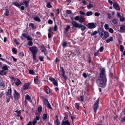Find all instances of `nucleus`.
<instances>
[{
    "instance_id": "obj_49",
    "label": "nucleus",
    "mask_w": 125,
    "mask_h": 125,
    "mask_svg": "<svg viewBox=\"0 0 125 125\" xmlns=\"http://www.w3.org/2000/svg\"><path fill=\"white\" fill-rule=\"evenodd\" d=\"M49 79L52 82L55 80V79L52 78V77H50L49 78Z\"/></svg>"
},
{
    "instance_id": "obj_27",
    "label": "nucleus",
    "mask_w": 125,
    "mask_h": 125,
    "mask_svg": "<svg viewBox=\"0 0 125 125\" xmlns=\"http://www.w3.org/2000/svg\"><path fill=\"white\" fill-rule=\"evenodd\" d=\"M93 4L90 3L87 6V7L88 9H90L91 8L93 7Z\"/></svg>"
},
{
    "instance_id": "obj_7",
    "label": "nucleus",
    "mask_w": 125,
    "mask_h": 125,
    "mask_svg": "<svg viewBox=\"0 0 125 125\" xmlns=\"http://www.w3.org/2000/svg\"><path fill=\"white\" fill-rule=\"evenodd\" d=\"M115 12L114 11L111 12V13L110 12H107V14L108 15V18L109 19H111L112 18H113V16L115 14Z\"/></svg>"
},
{
    "instance_id": "obj_16",
    "label": "nucleus",
    "mask_w": 125,
    "mask_h": 125,
    "mask_svg": "<svg viewBox=\"0 0 125 125\" xmlns=\"http://www.w3.org/2000/svg\"><path fill=\"white\" fill-rule=\"evenodd\" d=\"M120 31L121 33L125 32V26H122L120 27Z\"/></svg>"
},
{
    "instance_id": "obj_24",
    "label": "nucleus",
    "mask_w": 125,
    "mask_h": 125,
    "mask_svg": "<svg viewBox=\"0 0 125 125\" xmlns=\"http://www.w3.org/2000/svg\"><path fill=\"white\" fill-rule=\"evenodd\" d=\"M12 3L17 7H19L20 6V4L19 3L17 2H13Z\"/></svg>"
},
{
    "instance_id": "obj_36",
    "label": "nucleus",
    "mask_w": 125,
    "mask_h": 125,
    "mask_svg": "<svg viewBox=\"0 0 125 125\" xmlns=\"http://www.w3.org/2000/svg\"><path fill=\"white\" fill-rule=\"evenodd\" d=\"M38 110L39 113H41L42 111V107L41 106L39 107L38 108Z\"/></svg>"
},
{
    "instance_id": "obj_29",
    "label": "nucleus",
    "mask_w": 125,
    "mask_h": 125,
    "mask_svg": "<svg viewBox=\"0 0 125 125\" xmlns=\"http://www.w3.org/2000/svg\"><path fill=\"white\" fill-rule=\"evenodd\" d=\"M15 112L17 113V116H20V114L21 112V111L20 110L19 111H18V110H17L15 111Z\"/></svg>"
},
{
    "instance_id": "obj_45",
    "label": "nucleus",
    "mask_w": 125,
    "mask_h": 125,
    "mask_svg": "<svg viewBox=\"0 0 125 125\" xmlns=\"http://www.w3.org/2000/svg\"><path fill=\"white\" fill-rule=\"evenodd\" d=\"M80 17L79 16H77L74 18V19L75 21H79V20Z\"/></svg>"
},
{
    "instance_id": "obj_31",
    "label": "nucleus",
    "mask_w": 125,
    "mask_h": 125,
    "mask_svg": "<svg viewBox=\"0 0 125 125\" xmlns=\"http://www.w3.org/2000/svg\"><path fill=\"white\" fill-rule=\"evenodd\" d=\"M9 14V11L8 10H5V12L4 13V15L6 16H8Z\"/></svg>"
},
{
    "instance_id": "obj_33",
    "label": "nucleus",
    "mask_w": 125,
    "mask_h": 125,
    "mask_svg": "<svg viewBox=\"0 0 125 125\" xmlns=\"http://www.w3.org/2000/svg\"><path fill=\"white\" fill-rule=\"evenodd\" d=\"M120 51L121 52H122L123 51L124 49V47L123 45H121L120 46Z\"/></svg>"
},
{
    "instance_id": "obj_10",
    "label": "nucleus",
    "mask_w": 125,
    "mask_h": 125,
    "mask_svg": "<svg viewBox=\"0 0 125 125\" xmlns=\"http://www.w3.org/2000/svg\"><path fill=\"white\" fill-rule=\"evenodd\" d=\"M30 83H27L24 84L23 86V88L24 90L27 89L29 88Z\"/></svg>"
},
{
    "instance_id": "obj_38",
    "label": "nucleus",
    "mask_w": 125,
    "mask_h": 125,
    "mask_svg": "<svg viewBox=\"0 0 125 125\" xmlns=\"http://www.w3.org/2000/svg\"><path fill=\"white\" fill-rule=\"evenodd\" d=\"M70 28V25H68L67 26V27L65 29L66 31L67 32L68 31L69 29Z\"/></svg>"
},
{
    "instance_id": "obj_46",
    "label": "nucleus",
    "mask_w": 125,
    "mask_h": 125,
    "mask_svg": "<svg viewBox=\"0 0 125 125\" xmlns=\"http://www.w3.org/2000/svg\"><path fill=\"white\" fill-rule=\"evenodd\" d=\"M47 7L49 8H50L52 7V6L51 5L50 3L48 2L47 3Z\"/></svg>"
},
{
    "instance_id": "obj_57",
    "label": "nucleus",
    "mask_w": 125,
    "mask_h": 125,
    "mask_svg": "<svg viewBox=\"0 0 125 125\" xmlns=\"http://www.w3.org/2000/svg\"><path fill=\"white\" fill-rule=\"evenodd\" d=\"M22 36L23 37L26 38L28 35L25 33H23L22 34Z\"/></svg>"
},
{
    "instance_id": "obj_25",
    "label": "nucleus",
    "mask_w": 125,
    "mask_h": 125,
    "mask_svg": "<svg viewBox=\"0 0 125 125\" xmlns=\"http://www.w3.org/2000/svg\"><path fill=\"white\" fill-rule=\"evenodd\" d=\"M11 88H10V89L8 90V92H7L6 94V95H10V94H11Z\"/></svg>"
},
{
    "instance_id": "obj_60",
    "label": "nucleus",
    "mask_w": 125,
    "mask_h": 125,
    "mask_svg": "<svg viewBox=\"0 0 125 125\" xmlns=\"http://www.w3.org/2000/svg\"><path fill=\"white\" fill-rule=\"evenodd\" d=\"M14 41L17 45H18L19 44V42H18V41L16 39H15L14 40Z\"/></svg>"
},
{
    "instance_id": "obj_58",
    "label": "nucleus",
    "mask_w": 125,
    "mask_h": 125,
    "mask_svg": "<svg viewBox=\"0 0 125 125\" xmlns=\"http://www.w3.org/2000/svg\"><path fill=\"white\" fill-rule=\"evenodd\" d=\"M56 125H59L60 124V122L59 120L58 119V118H57V119L56 120Z\"/></svg>"
},
{
    "instance_id": "obj_63",
    "label": "nucleus",
    "mask_w": 125,
    "mask_h": 125,
    "mask_svg": "<svg viewBox=\"0 0 125 125\" xmlns=\"http://www.w3.org/2000/svg\"><path fill=\"white\" fill-rule=\"evenodd\" d=\"M57 29V25H55L54 27V30L55 31H56Z\"/></svg>"
},
{
    "instance_id": "obj_35",
    "label": "nucleus",
    "mask_w": 125,
    "mask_h": 125,
    "mask_svg": "<svg viewBox=\"0 0 125 125\" xmlns=\"http://www.w3.org/2000/svg\"><path fill=\"white\" fill-rule=\"evenodd\" d=\"M3 69L5 70V71L7 70L8 69V68L7 67V66L6 65H4L2 67Z\"/></svg>"
},
{
    "instance_id": "obj_11",
    "label": "nucleus",
    "mask_w": 125,
    "mask_h": 125,
    "mask_svg": "<svg viewBox=\"0 0 125 125\" xmlns=\"http://www.w3.org/2000/svg\"><path fill=\"white\" fill-rule=\"evenodd\" d=\"M113 7L117 10H120L119 5L117 3L115 2L114 3Z\"/></svg>"
},
{
    "instance_id": "obj_42",
    "label": "nucleus",
    "mask_w": 125,
    "mask_h": 125,
    "mask_svg": "<svg viewBox=\"0 0 125 125\" xmlns=\"http://www.w3.org/2000/svg\"><path fill=\"white\" fill-rule=\"evenodd\" d=\"M109 31V32L111 33H113L114 32V30L113 29L111 28H109V29H108Z\"/></svg>"
},
{
    "instance_id": "obj_9",
    "label": "nucleus",
    "mask_w": 125,
    "mask_h": 125,
    "mask_svg": "<svg viewBox=\"0 0 125 125\" xmlns=\"http://www.w3.org/2000/svg\"><path fill=\"white\" fill-rule=\"evenodd\" d=\"M72 24L73 27L76 28H78L79 27V25L80 24L75 21H73L72 23Z\"/></svg>"
},
{
    "instance_id": "obj_43",
    "label": "nucleus",
    "mask_w": 125,
    "mask_h": 125,
    "mask_svg": "<svg viewBox=\"0 0 125 125\" xmlns=\"http://www.w3.org/2000/svg\"><path fill=\"white\" fill-rule=\"evenodd\" d=\"M99 50H98L97 52H95L94 54V56H98V55L99 54Z\"/></svg>"
},
{
    "instance_id": "obj_14",
    "label": "nucleus",
    "mask_w": 125,
    "mask_h": 125,
    "mask_svg": "<svg viewBox=\"0 0 125 125\" xmlns=\"http://www.w3.org/2000/svg\"><path fill=\"white\" fill-rule=\"evenodd\" d=\"M61 125H71L70 123L68 120L63 121Z\"/></svg>"
},
{
    "instance_id": "obj_8",
    "label": "nucleus",
    "mask_w": 125,
    "mask_h": 125,
    "mask_svg": "<svg viewBox=\"0 0 125 125\" xmlns=\"http://www.w3.org/2000/svg\"><path fill=\"white\" fill-rule=\"evenodd\" d=\"M96 25L93 22L90 23L88 24V27L89 28L93 29L95 28Z\"/></svg>"
},
{
    "instance_id": "obj_48",
    "label": "nucleus",
    "mask_w": 125,
    "mask_h": 125,
    "mask_svg": "<svg viewBox=\"0 0 125 125\" xmlns=\"http://www.w3.org/2000/svg\"><path fill=\"white\" fill-rule=\"evenodd\" d=\"M47 118V114H45L43 115V118L44 119H46Z\"/></svg>"
},
{
    "instance_id": "obj_6",
    "label": "nucleus",
    "mask_w": 125,
    "mask_h": 125,
    "mask_svg": "<svg viewBox=\"0 0 125 125\" xmlns=\"http://www.w3.org/2000/svg\"><path fill=\"white\" fill-rule=\"evenodd\" d=\"M11 78V79L14 81L15 83L17 86L19 85L21 83V82L20 80L18 79H15L12 77Z\"/></svg>"
},
{
    "instance_id": "obj_5",
    "label": "nucleus",
    "mask_w": 125,
    "mask_h": 125,
    "mask_svg": "<svg viewBox=\"0 0 125 125\" xmlns=\"http://www.w3.org/2000/svg\"><path fill=\"white\" fill-rule=\"evenodd\" d=\"M99 101V99L96 100L95 103L94 105V111L95 113L96 112L97 109L98 107Z\"/></svg>"
},
{
    "instance_id": "obj_15",
    "label": "nucleus",
    "mask_w": 125,
    "mask_h": 125,
    "mask_svg": "<svg viewBox=\"0 0 125 125\" xmlns=\"http://www.w3.org/2000/svg\"><path fill=\"white\" fill-rule=\"evenodd\" d=\"M41 49L42 50V52H44V54L45 55H46V50L43 45L41 47Z\"/></svg>"
},
{
    "instance_id": "obj_4",
    "label": "nucleus",
    "mask_w": 125,
    "mask_h": 125,
    "mask_svg": "<svg viewBox=\"0 0 125 125\" xmlns=\"http://www.w3.org/2000/svg\"><path fill=\"white\" fill-rule=\"evenodd\" d=\"M30 50L32 52V54H36L38 51L37 47L35 46H33L29 48Z\"/></svg>"
},
{
    "instance_id": "obj_3",
    "label": "nucleus",
    "mask_w": 125,
    "mask_h": 125,
    "mask_svg": "<svg viewBox=\"0 0 125 125\" xmlns=\"http://www.w3.org/2000/svg\"><path fill=\"white\" fill-rule=\"evenodd\" d=\"M60 72L61 74L62 75L64 79L65 80L67 79V77L66 75L65 74V72L62 67H61L60 68Z\"/></svg>"
},
{
    "instance_id": "obj_19",
    "label": "nucleus",
    "mask_w": 125,
    "mask_h": 125,
    "mask_svg": "<svg viewBox=\"0 0 125 125\" xmlns=\"http://www.w3.org/2000/svg\"><path fill=\"white\" fill-rule=\"evenodd\" d=\"M113 40V37H110L109 39H107L106 41V42L107 43H108L110 42H112Z\"/></svg>"
},
{
    "instance_id": "obj_39",
    "label": "nucleus",
    "mask_w": 125,
    "mask_h": 125,
    "mask_svg": "<svg viewBox=\"0 0 125 125\" xmlns=\"http://www.w3.org/2000/svg\"><path fill=\"white\" fill-rule=\"evenodd\" d=\"M28 40L31 41L32 40V37H30L29 35H28L26 38Z\"/></svg>"
},
{
    "instance_id": "obj_28",
    "label": "nucleus",
    "mask_w": 125,
    "mask_h": 125,
    "mask_svg": "<svg viewBox=\"0 0 125 125\" xmlns=\"http://www.w3.org/2000/svg\"><path fill=\"white\" fill-rule=\"evenodd\" d=\"M34 19L35 21H38L39 22H40L41 21V20L40 18L39 17H35L34 18Z\"/></svg>"
},
{
    "instance_id": "obj_23",
    "label": "nucleus",
    "mask_w": 125,
    "mask_h": 125,
    "mask_svg": "<svg viewBox=\"0 0 125 125\" xmlns=\"http://www.w3.org/2000/svg\"><path fill=\"white\" fill-rule=\"evenodd\" d=\"M43 102L44 104L46 106H47L49 104L48 100L46 99H45L44 100Z\"/></svg>"
},
{
    "instance_id": "obj_41",
    "label": "nucleus",
    "mask_w": 125,
    "mask_h": 125,
    "mask_svg": "<svg viewBox=\"0 0 125 125\" xmlns=\"http://www.w3.org/2000/svg\"><path fill=\"white\" fill-rule=\"evenodd\" d=\"M29 73L30 74H32L34 75V73L33 71V70H30L29 71Z\"/></svg>"
},
{
    "instance_id": "obj_55",
    "label": "nucleus",
    "mask_w": 125,
    "mask_h": 125,
    "mask_svg": "<svg viewBox=\"0 0 125 125\" xmlns=\"http://www.w3.org/2000/svg\"><path fill=\"white\" fill-rule=\"evenodd\" d=\"M104 49V47L103 46L101 47L99 49V50L100 52H102L103 51Z\"/></svg>"
},
{
    "instance_id": "obj_40",
    "label": "nucleus",
    "mask_w": 125,
    "mask_h": 125,
    "mask_svg": "<svg viewBox=\"0 0 125 125\" xmlns=\"http://www.w3.org/2000/svg\"><path fill=\"white\" fill-rule=\"evenodd\" d=\"M39 59H40V60L41 61H43V59L44 58V57L43 56H40L39 57Z\"/></svg>"
},
{
    "instance_id": "obj_50",
    "label": "nucleus",
    "mask_w": 125,
    "mask_h": 125,
    "mask_svg": "<svg viewBox=\"0 0 125 125\" xmlns=\"http://www.w3.org/2000/svg\"><path fill=\"white\" fill-rule=\"evenodd\" d=\"M120 18V21L122 22L124 21L125 20V18L122 16L120 18Z\"/></svg>"
},
{
    "instance_id": "obj_13",
    "label": "nucleus",
    "mask_w": 125,
    "mask_h": 125,
    "mask_svg": "<svg viewBox=\"0 0 125 125\" xmlns=\"http://www.w3.org/2000/svg\"><path fill=\"white\" fill-rule=\"evenodd\" d=\"M40 117L39 116H36L35 118L34 119L33 121V125H35V124L37 123V120H39L40 119Z\"/></svg>"
},
{
    "instance_id": "obj_30",
    "label": "nucleus",
    "mask_w": 125,
    "mask_h": 125,
    "mask_svg": "<svg viewBox=\"0 0 125 125\" xmlns=\"http://www.w3.org/2000/svg\"><path fill=\"white\" fill-rule=\"evenodd\" d=\"M46 92L47 94H49L50 93V89L49 87H46Z\"/></svg>"
},
{
    "instance_id": "obj_20",
    "label": "nucleus",
    "mask_w": 125,
    "mask_h": 125,
    "mask_svg": "<svg viewBox=\"0 0 125 125\" xmlns=\"http://www.w3.org/2000/svg\"><path fill=\"white\" fill-rule=\"evenodd\" d=\"M79 21L81 23H82L85 21V18L82 17H80Z\"/></svg>"
},
{
    "instance_id": "obj_56",
    "label": "nucleus",
    "mask_w": 125,
    "mask_h": 125,
    "mask_svg": "<svg viewBox=\"0 0 125 125\" xmlns=\"http://www.w3.org/2000/svg\"><path fill=\"white\" fill-rule=\"evenodd\" d=\"M97 33V31H95L94 32H93L91 34L92 35H94L96 34Z\"/></svg>"
},
{
    "instance_id": "obj_17",
    "label": "nucleus",
    "mask_w": 125,
    "mask_h": 125,
    "mask_svg": "<svg viewBox=\"0 0 125 125\" xmlns=\"http://www.w3.org/2000/svg\"><path fill=\"white\" fill-rule=\"evenodd\" d=\"M79 27H78L79 28H81L82 31H84L86 28V27L83 25L80 24L79 25Z\"/></svg>"
},
{
    "instance_id": "obj_59",
    "label": "nucleus",
    "mask_w": 125,
    "mask_h": 125,
    "mask_svg": "<svg viewBox=\"0 0 125 125\" xmlns=\"http://www.w3.org/2000/svg\"><path fill=\"white\" fill-rule=\"evenodd\" d=\"M33 59L35 60H36V54H33Z\"/></svg>"
},
{
    "instance_id": "obj_18",
    "label": "nucleus",
    "mask_w": 125,
    "mask_h": 125,
    "mask_svg": "<svg viewBox=\"0 0 125 125\" xmlns=\"http://www.w3.org/2000/svg\"><path fill=\"white\" fill-rule=\"evenodd\" d=\"M6 71L5 70L2 69L1 70H0V74L3 75H6Z\"/></svg>"
},
{
    "instance_id": "obj_52",
    "label": "nucleus",
    "mask_w": 125,
    "mask_h": 125,
    "mask_svg": "<svg viewBox=\"0 0 125 125\" xmlns=\"http://www.w3.org/2000/svg\"><path fill=\"white\" fill-rule=\"evenodd\" d=\"M79 13L80 14L83 15H84L86 14V13L85 12H83L82 11H79Z\"/></svg>"
},
{
    "instance_id": "obj_1",
    "label": "nucleus",
    "mask_w": 125,
    "mask_h": 125,
    "mask_svg": "<svg viewBox=\"0 0 125 125\" xmlns=\"http://www.w3.org/2000/svg\"><path fill=\"white\" fill-rule=\"evenodd\" d=\"M105 69H102L100 74V76L97 80L98 85L100 87H102L105 86L106 82V79L105 74Z\"/></svg>"
},
{
    "instance_id": "obj_47",
    "label": "nucleus",
    "mask_w": 125,
    "mask_h": 125,
    "mask_svg": "<svg viewBox=\"0 0 125 125\" xmlns=\"http://www.w3.org/2000/svg\"><path fill=\"white\" fill-rule=\"evenodd\" d=\"M12 51L13 52V53L14 54H16L17 53V51L16 50L15 48H13L12 49Z\"/></svg>"
},
{
    "instance_id": "obj_26",
    "label": "nucleus",
    "mask_w": 125,
    "mask_h": 125,
    "mask_svg": "<svg viewBox=\"0 0 125 125\" xmlns=\"http://www.w3.org/2000/svg\"><path fill=\"white\" fill-rule=\"evenodd\" d=\"M93 14V12L92 11H89L87 12L86 13V15L87 16H90L92 15Z\"/></svg>"
},
{
    "instance_id": "obj_2",
    "label": "nucleus",
    "mask_w": 125,
    "mask_h": 125,
    "mask_svg": "<svg viewBox=\"0 0 125 125\" xmlns=\"http://www.w3.org/2000/svg\"><path fill=\"white\" fill-rule=\"evenodd\" d=\"M99 33L100 36L103 40H105L109 36V33L107 31H104L102 29L99 30Z\"/></svg>"
},
{
    "instance_id": "obj_21",
    "label": "nucleus",
    "mask_w": 125,
    "mask_h": 125,
    "mask_svg": "<svg viewBox=\"0 0 125 125\" xmlns=\"http://www.w3.org/2000/svg\"><path fill=\"white\" fill-rule=\"evenodd\" d=\"M118 20L116 19H113L112 22L115 25H116L118 23Z\"/></svg>"
},
{
    "instance_id": "obj_61",
    "label": "nucleus",
    "mask_w": 125,
    "mask_h": 125,
    "mask_svg": "<svg viewBox=\"0 0 125 125\" xmlns=\"http://www.w3.org/2000/svg\"><path fill=\"white\" fill-rule=\"evenodd\" d=\"M83 77L85 78H87V74L85 73H83Z\"/></svg>"
},
{
    "instance_id": "obj_62",
    "label": "nucleus",
    "mask_w": 125,
    "mask_h": 125,
    "mask_svg": "<svg viewBox=\"0 0 125 125\" xmlns=\"http://www.w3.org/2000/svg\"><path fill=\"white\" fill-rule=\"evenodd\" d=\"M34 82L36 84H37L38 82L39 81V79H34Z\"/></svg>"
},
{
    "instance_id": "obj_22",
    "label": "nucleus",
    "mask_w": 125,
    "mask_h": 125,
    "mask_svg": "<svg viewBox=\"0 0 125 125\" xmlns=\"http://www.w3.org/2000/svg\"><path fill=\"white\" fill-rule=\"evenodd\" d=\"M29 2V1H26L25 0H24L23 1V3L25 5V6L26 7H28L29 6V5L28 3Z\"/></svg>"
},
{
    "instance_id": "obj_64",
    "label": "nucleus",
    "mask_w": 125,
    "mask_h": 125,
    "mask_svg": "<svg viewBox=\"0 0 125 125\" xmlns=\"http://www.w3.org/2000/svg\"><path fill=\"white\" fill-rule=\"evenodd\" d=\"M67 45V43L66 42H64L62 44V45L64 47H65Z\"/></svg>"
},
{
    "instance_id": "obj_51",
    "label": "nucleus",
    "mask_w": 125,
    "mask_h": 125,
    "mask_svg": "<svg viewBox=\"0 0 125 125\" xmlns=\"http://www.w3.org/2000/svg\"><path fill=\"white\" fill-rule=\"evenodd\" d=\"M72 13V11L70 10H66V13L67 14H70Z\"/></svg>"
},
{
    "instance_id": "obj_54",
    "label": "nucleus",
    "mask_w": 125,
    "mask_h": 125,
    "mask_svg": "<svg viewBox=\"0 0 125 125\" xmlns=\"http://www.w3.org/2000/svg\"><path fill=\"white\" fill-rule=\"evenodd\" d=\"M28 43L29 46H31L33 44V42L31 41H30Z\"/></svg>"
},
{
    "instance_id": "obj_32",
    "label": "nucleus",
    "mask_w": 125,
    "mask_h": 125,
    "mask_svg": "<svg viewBox=\"0 0 125 125\" xmlns=\"http://www.w3.org/2000/svg\"><path fill=\"white\" fill-rule=\"evenodd\" d=\"M25 98L27 100H30L31 99V97L28 94H27L25 95Z\"/></svg>"
},
{
    "instance_id": "obj_53",
    "label": "nucleus",
    "mask_w": 125,
    "mask_h": 125,
    "mask_svg": "<svg viewBox=\"0 0 125 125\" xmlns=\"http://www.w3.org/2000/svg\"><path fill=\"white\" fill-rule=\"evenodd\" d=\"M29 26H31V27L33 29H34L35 28L34 24L33 23H31L29 25Z\"/></svg>"
},
{
    "instance_id": "obj_12",
    "label": "nucleus",
    "mask_w": 125,
    "mask_h": 125,
    "mask_svg": "<svg viewBox=\"0 0 125 125\" xmlns=\"http://www.w3.org/2000/svg\"><path fill=\"white\" fill-rule=\"evenodd\" d=\"M15 94L14 95V97L15 99H18L20 97V95L19 93L15 90H14Z\"/></svg>"
},
{
    "instance_id": "obj_37",
    "label": "nucleus",
    "mask_w": 125,
    "mask_h": 125,
    "mask_svg": "<svg viewBox=\"0 0 125 125\" xmlns=\"http://www.w3.org/2000/svg\"><path fill=\"white\" fill-rule=\"evenodd\" d=\"M104 28L106 30L108 29H109V25L107 24H105L104 25Z\"/></svg>"
},
{
    "instance_id": "obj_34",
    "label": "nucleus",
    "mask_w": 125,
    "mask_h": 125,
    "mask_svg": "<svg viewBox=\"0 0 125 125\" xmlns=\"http://www.w3.org/2000/svg\"><path fill=\"white\" fill-rule=\"evenodd\" d=\"M53 84L56 86H58V83L57 81L55 80L53 82Z\"/></svg>"
},
{
    "instance_id": "obj_44",
    "label": "nucleus",
    "mask_w": 125,
    "mask_h": 125,
    "mask_svg": "<svg viewBox=\"0 0 125 125\" xmlns=\"http://www.w3.org/2000/svg\"><path fill=\"white\" fill-rule=\"evenodd\" d=\"M79 104L78 103H76L75 104V106L76 108L78 110H79Z\"/></svg>"
}]
</instances>
